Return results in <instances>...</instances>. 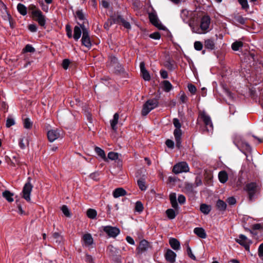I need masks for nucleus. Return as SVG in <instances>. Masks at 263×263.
<instances>
[{
    "label": "nucleus",
    "mask_w": 263,
    "mask_h": 263,
    "mask_svg": "<svg viewBox=\"0 0 263 263\" xmlns=\"http://www.w3.org/2000/svg\"><path fill=\"white\" fill-rule=\"evenodd\" d=\"M187 254L188 256L193 260H195L196 259V258L195 256L192 253L191 248L190 247L189 245L187 246Z\"/></svg>",
    "instance_id": "nucleus-45"
},
{
    "label": "nucleus",
    "mask_w": 263,
    "mask_h": 263,
    "mask_svg": "<svg viewBox=\"0 0 263 263\" xmlns=\"http://www.w3.org/2000/svg\"><path fill=\"white\" fill-rule=\"evenodd\" d=\"M190 171L189 165L186 162H180L176 164L173 169L175 174H180L182 173H187Z\"/></svg>",
    "instance_id": "nucleus-6"
},
{
    "label": "nucleus",
    "mask_w": 263,
    "mask_h": 263,
    "mask_svg": "<svg viewBox=\"0 0 263 263\" xmlns=\"http://www.w3.org/2000/svg\"><path fill=\"white\" fill-rule=\"evenodd\" d=\"M15 123V121L13 118L8 117L6 120V126L7 128H9L11 126L14 125Z\"/></svg>",
    "instance_id": "nucleus-42"
},
{
    "label": "nucleus",
    "mask_w": 263,
    "mask_h": 263,
    "mask_svg": "<svg viewBox=\"0 0 263 263\" xmlns=\"http://www.w3.org/2000/svg\"><path fill=\"white\" fill-rule=\"evenodd\" d=\"M149 37L152 39L157 40V39H159L160 38V34L159 32H155L149 35Z\"/></svg>",
    "instance_id": "nucleus-56"
},
{
    "label": "nucleus",
    "mask_w": 263,
    "mask_h": 263,
    "mask_svg": "<svg viewBox=\"0 0 263 263\" xmlns=\"http://www.w3.org/2000/svg\"><path fill=\"white\" fill-rule=\"evenodd\" d=\"M211 20L209 16H204L202 17L200 23V28L195 30L193 28V31L196 33L202 34L205 33L209 31V28Z\"/></svg>",
    "instance_id": "nucleus-1"
},
{
    "label": "nucleus",
    "mask_w": 263,
    "mask_h": 263,
    "mask_svg": "<svg viewBox=\"0 0 263 263\" xmlns=\"http://www.w3.org/2000/svg\"><path fill=\"white\" fill-rule=\"evenodd\" d=\"M216 207L220 211H224L227 208V204L223 200L219 199L216 202Z\"/></svg>",
    "instance_id": "nucleus-32"
},
{
    "label": "nucleus",
    "mask_w": 263,
    "mask_h": 263,
    "mask_svg": "<svg viewBox=\"0 0 263 263\" xmlns=\"http://www.w3.org/2000/svg\"><path fill=\"white\" fill-rule=\"evenodd\" d=\"M256 184L255 183H250L246 184L244 190L248 192L250 200H252L256 192Z\"/></svg>",
    "instance_id": "nucleus-7"
},
{
    "label": "nucleus",
    "mask_w": 263,
    "mask_h": 263,
    "mask_svg": "<svg viewBox=\"0 0 263 263\" xmlns=\"http://www.w3.org/2000/svg\"><path fill=\"white\" fill-rule=\"evenodd\" d=\"M140 71L141 73V76L145 81H149L151 79V76L149 72L146 69L145 67V64L143 62H142L140 64Z\"/></svg>",
    "instance_id": "nucleus-16"
},
{
    "label": "nucleus",
    "mask_w": 263,
    "mask_h": 263,
    "mask_svg": "<svg viewBox=\"0 0 263 263\" xmlns=\"http://www.w3.org/2000/svg\"><path fill=\"white\" fill-rule=\"evenodd\" d=\"M179 207L177 209H168L165 211V214L169 219L172 220L175 218L176 216L179 214Z\"/></svg>",
    "instance_id": "nucleus-15"
},
{
    "label": "nucleus",
    "mask_w": 263,
    "mask_h": 263,
    "mask_svg": "<svg viewBox=\"0 0 263 263\" xmlns=\"http://www.w3.org/2000/svg\"><path fill=\"white\" fill-rule=\"evenodd\" d=\"M74 34H73V38L75 40L78 41L81 37L82 29L81 27V25L80 26H76L74 28Z\"/></svg>",
    "instance_id": "nucleus-28"
},
{
    "label": "nucleus",
    "mask_w": 263,
    "mask_h": 263,
    "mask_svg": "<svg viewBox=\"0 0 263 263\" xmlns=\"http://www.w3.org/2000/svg\"><path fill=\"white\" fill-rule=\"evenodd\" d=\"M182 130L181 129H175L174 132V135L176 140V146L180 148L181 146V137L182 136Z\"/></svg>",
    "instance_id": "nucleus-17"
},
{
    "label": "nucleus",
    "mask_w": 263,
    "mask_h": 263,
    "mask_svg": "<svg viewBox=\"0 0 263 263\" xmlns=\"http://www.w3.org/2000/svg\"><path fill=\"white\" fill-rule=\"evenodd\" d=\"M29 29L31 32H36L37 30V28L35 25L34 24H30L29 26Z\"/></svg>",
    "instance_id": "nucleus-63"
},
{
    "label": "nucleus",
    "mask_w": 263,
    "mask_h": 263,
    "mask_svg": "<svg viewBox=\"0 0 263 263\" xmlns=\"http://www.w3.org/2000/svg\"><path fill=\"white\" fill-rule=\"evenodd\" d=\"M149 248H150V245L149 243L145 240H142L140 241L138 247V252L142 253L148 250Z\"/></svg>",
    "instance_id": "nucleus-19"
},
{
    "label": "nucleus",
    "mask_w": 263,
    "mask_h": 263,
    "mask_svg": "<svg viewBox=\"0 0 263 263\" xmlns=\"http://www.w3.org/2000/svg\"><path fill=\"white\" fill-rule=\"evenodd\" d=\"M143 210V206L140 201L136 203L135 210L138 212H141Z\"/></svg>",
    "instance_id": "nucleus-43"
},
{
    "label": "nucleus",
    "mask_w": 263,
    "mask_h": 263,
    "mask_svg": "<svg viewBox=\"0 0 263 263\" xmlns=\"http://www.w3.org/2000/svg\"><path fill=\"white\" fill-rule=\"evenodd\" d=\"M76 14L77 17L81 20H82L84 18V15L83 14L82 12L81 11H78L76 12Z\"/></svg>",
    "instance_id": "nucleus-62"
},
{
    "label": "nucleus",
    "mask_w": 263,
    "mask_h": 263,
    "mask_svg": "<svg viewBox=\"0 0 263 263\" xmlns=\"http://www.w3.org/2000/svg\"><path fill=\"white\" fill-rule=\"evenodd\" d=\"M192 12L186 9L182 10L180 16L184 22H187L192 18Z\"/></svg>",
    "instance_id": "nucleus-21"
},
{
    "label": "nucleus",
    "mask_w": 263,
    "mask_h": 263,
    "mask_svg": "<svg viewBox=\"0 0 263 263\" xmlns=\"http://www.w3.org/2000/svg\"><path fill=\"white\" fill-rule=\"evenodd\" d=\"M243 46V43L241 41H236L232 44V49L234 51H238Z\"/></svg>",
    "instance_id": "nucleus-36"
},
{
    "label": "nucleus",
    "mask_w": 263,
    "mask_h": 263,
    "mask_svg": "<svg viewBox=\"0 0 263 263\" xmlns=\"http://www.w3.org/2000/svg\"><path fill=\"white\" fill-rule=\"evenodd\" d=\"M165 38H167L168 40L174 43L173 37V35H172L171 33L170 32L169 30H168L165 28Z\"/></svg>",
    "instance_id": "nucleus-50"
},
{
    "label": "nucleus",
    "mask_w": 263,
    "mask_h": 263,
    "mask_svg": "<svg viewBox=\"0 0 263 263\" xmlns=\"http://www.w3.org/2000/svg\"><path fill=\"white\" fill-rule=\"evenodd\" d=\"M203 47V45L201 42L199 41H196L194 43V48L196 50L200 51Z\"/></svg>",
    "instance_id": "nucleus-47"
},
{
    "label": "nucleus",
    "mask_w": 263,
    "mask_h": 263,
    "mask_svg": "<svg viewBox=\"0 0 263 263\" xmlns=\"http://www.w3.org/2000/svg\"><path fill=\"white\" fill-rule=\"evenodd\" d=\"M238 1L241 5L242 9H247L249 8L247 0H238Z\"/></svg>",
    "instance_id": "nucleus-46"
},
{
    "label": "nucleus",
    "mask_w": 263,
    "mask_h": 263,
    "mask_svg": "<svg viewBox=\"0 0 263 263\" xmlns=\"http://www.w3.org/2000/svg\"><path fill=\"white\" fill-rule=\"evenodd\" d=\"M82 239L85 247H89L93 244V240L90 234L87 233L84 234L83 236Z\"/></svg>",
    "instance_id": "nucleus-18"
},
{
    "label": "nucleus",
    "mask_w": 263,
    "mask_h": 263,
    "mask_svg": "<svg viewBox=\"0 0 263 263\" xmlns=\"http://www.w3.org/2000/svg\"><path fill=\"white\" fill-rule=\"evenodd\" d=\"M173 122L174 126L176 127V129H181V124L178 119L174 118Z\"/></svg>",
    "instance_id": "nucleus-49"
},
{
    "label": "nucleus",
    "mask_w": 263,
    "mask_h": 263,
    "mask_svg": "<svg viewBox=\"0 0 263 263\" xmlns=\"http://www.w3.org/2000/svg\"><path fill=\"white\" fill-rule=\"evenodd\" d=\"M218 179L222 183H226L228 179V175L225 171H222L218 173Z\"/></svg>",
    "instance_id": "nucleus-27"
},
{
    "label": "nucleus",
    "mask_w": 263,
    "mask_h": 263,
    "mask_svg": "<svg viewBox=\"0 0 263 263\" xmlns=\"http://www.w3.org/2000/svg\"><path fill=\"white\" fill-rule=\"evenodd\" d=\"M53 238L55 240V242L60 245L63 241V237L60 233L55 232L53 234Z\"/></svg>",
    "instance_id": "nucleus-37"
},
{
    "label": "nucleus",
    "mask_w": 263,
    "mask_h": 263,
    "mask_svg": "<svg viewBox=\"0 0 263 263\" xmlns=\"http://www.w3.org/2000/svg\"><path fill=\"white\" fill-rule=\"evenodd\" d=\"M81 27L82 29V43L84 46L89 48L91 46V43L89 31L83 24H81Z\"/></svg>",
    "instance_id": "nucleus-5"
},
{
    "label": "nucleus",
    "mask_w": 263,
    "mask_h": 263,
    "mask_svg": "<svg viewBox=\"0 0 263 263\" xmlns=\"http://www.w3.org/2000/svg\"><path fill=\"white\" fill-rule=\"evenodd\" d=\"M23 123L24 127L26 129H30L32 126V122L28 118L23 120Z\"/></svg>",
    "instance_id": "nucleus-39"
},
{
    "label": "nucleus",
    "mask_w": 263,
    "mask_h": 263,
    "mask_svg": "<svg viewBox=\"0 0 263 263\" xmlns=\"http://www.w3.org/2000/svg\"><path fill=\"white\" fill-rule=\"evenodd\" d=\"M198 117L203 122L207 132H212L213 130V125L211 117L204 110L199 111Z\"/></svg>",
    "instance_id": "nucleus-2"
},
{
    "label": "nucleus",
    "mask_w": 263,
    "mask_h": 263,
    "mask_svg": "<svg viewBox=\"0 0 263 263\" xmlns=\"http://www.w3.org/2000/svg\"><path fill=\"white\" fill-rule=\"evenodd\" d=\"M18 11L23 15L27 14V8L22 4H18L17 6Z\"/></svg>",
    "instance_id": "nucleus-34"
},
{
    "label": "nucleus",
    "mask_w": 263,
    "mask_h": 263,
    "mask_svg": "<svg viewBox=\"0 0 263 263\" xmlns=\"http://www.w3.org/2000/svg\"><path fill=\"white\" fill-rule=\"evenodd\" d=\"M2 195L8 202H11L13 201V198H12L13 194L11 193L10 191H5L3 193Z\"/></svg>",
    "instance_id": "nucleus-31"
},
{
    "label": "nucleus",
    "mask_w": 263,
    "mask_h": 263,
    "mask_svg": "<svg viewBox=\"0 0 263 263\" xmlns=\"http://www.w3.org/2000/svg\"><path fill=\"white\" fill-rule=\"evenodd\" d=\"M173 88L172 85L168 81H165V92H168Z\"/></svg>",
    "instance_id": "nucleus-53"
},
{
    "label": "nucleus",
    "mask_w": 263,
    "mask_h": 263,
    "mask_svg": "<svg viewBox=\"0 0 263 263\" xmlns=\"http://www.w3.org/2000/svg\"><path fill=\"white\" fill-rule=\"evenodd\" d=\"M70 64V61L68 59H65L62 63V66L65 69H67Z\"/></svg>",
    "instance_id": "nucleus-58"
},
{
    "label": "nucleus",
    "mask_w": 263,
    "mask_h": 263,
    "mask_svg": "<svg viewBox=\"0 0 263 263\" xmlns=\"http://www.w3.org/2000/svg\"><path fill=\"white\" fill-rule=\"evenodd\" d=\"M32 14L35 20L39 23V24L44 26L45 25V16L43 15L42 12L39 10H34L32 11Z\"/></svg>",
    "instance_id": "nucleus-9"
},
{
    "label": "nucleus",
    "mask_w": 263,
    "mask_h": 263,
    "mask_svg": "<svg viewBox=\"0 0 263 263\" xmlns=\"http://www.w3.org/2000/svg\"><path fill=\"white\" fill-rule=\"evenodd\" d=\"M227 202L230 205H234L236 203V199L233 197H231L228 198Z\"/></svg>",
    "instance_id": "nucleus-60"
},
{
    "label": "nucleus",
    "mask_w": 263,
    "mask_h": 263,
    "mask_svg": "<svg viewBox=\"0 0 263 263\" xmlns=\"http://www.w3.org/2000/svg\"><path fill=\"white\" fill-rule=\"evenodd\" d=\"M178 202L180 204H183L185 203L186 201V198L185 196L183 195H179L177 198Z\"/></svg>",
    "instance_id": "nucleus-48"
},
{
    "label": "nucleus",
    "mask_w": 263,
    "mask_h": 263,
    "mask_svg": "<svg viewBox=\"0 0 263 263\" xmlns=\"http://www.w3.org/2000/svg\"><path fill=\"white\" fill-rule=\"evenodd\" d=\"M31 178L28 177L27 182L25 184L22 191V197L28 202L31 201V193L33 189V185L31 183Z\"/></svg>",
    "instance_id": "nucleus-3"
},
{
    "label": "nucleus",
    "mask_w": 263,
    "mask_h": 263,
    "mask_svg": "<svg viewBox=\"0 0 263 263\" xmlns=\"http://www.w3.org/2000/svg\"><path fill=\"white\" fill-rule=\"evenodd\" d=\"M111 66L114 68L117 69L116 70L118 72L123 71L122 66L118 62V60L115 57H111Z\"/></svg>",
    "instance_id": "nucleus-22"
},
{
    "label": "nucleus",
    "mask_w": 263,
    "mask_h": 263,
    "mask_svg": "<svg viewBox=\"0 0 263 263\" xmlns=\"http://www.w3.org/2000/svg\"><path fill=\"white\" fill-rule=\"evenodd\" d=\"M121 23H122V25L124 26V27H125L126 28H127V29L130 28V25L129 22H128L123 19L121 20Z\"/></svg>",
    "instance_id": "nucleus-61"
},
{
    "label": "nucleus",
    "mask_w": 263,
    "mask_h": 263,
    "mask_svg": "<svg viewBox=\"0 0 263 263\" xmlns=\"http://www.w3.org/2000/svg\"><path fill=\"white\" fill-rule=\"evenodd\" d=\"M24 50L26 52H33L35 51L34 48L30 45H26V46L25 47V48L24 49Z\"/></svg>",
    "instance_id": "nucleus-55"
},
{
    "label": "nucleus",
    "mask_w": 263,
    "mask_h": 263,
    "mask_svg": "<svg viewBox=\"0 0 263 263\" xmlns=\"http://www.w3.org/2000/svg\"><path fill=\"white\" fill-rule=\"evenodd\" d=\"M138 185L142 191H145L147 189V186L145 184V180L143 179H140L138 180Z\"/></svg>",
    "instance_id": "nucleus-38"
},
{
    "label": "nucleus",
    "mask_w": 263,
    "mask_h": 263,
    "mask_svg": "<svg viewBox=\"0 0 263 263\" xmlns=\"http://www.w3.org/2000/svg\"><path fill=\"white\" fill-rule=\"evenodd\" d=\"M187 87L189 90L190 91L191 93H192V94L195 93L196 91V88L194 85L190 84L188 85Z\"/></svg>",
    "instance_id": "nucleus-52"
},
{
    "label": "nucleus",
    "mask_w": 263,
    "mask_h": 263,
    "mask_svg": "<svg viewBox=\"0 0 263 263\" xmlns=\"http://www.w3.org/2000/svg\"><path fill=\"white\" fill-rule=\"evenodd\" d=\"M194 233L199 237L204 239L207 235L205 230L202 228L197 227L194 229Z\"/></svg>",
    "instance_id": "nucleus-23"
},
{
    "label": "nucleus",
    "mask_w": 263,
    "mask_h": 263,
    "mask_svg": "<svg viewBox=\"0 0 263 263\" xmlns=\"http://www.w3.org/2000/svg\"><path fill=\"white\" fill-rule=\"evenodd\" d=\"M61 210L63 213V214L67 217H70V213L66 205H63L62 206Z\"/></svg>",
    "instance_id": "nucleus-44"
},
{
    "label": "nucleus",
    "mask_w": 263,
    "mask_h": 263,
    "mask_svg": "<svg viewBox=\"0 0 263 263\" xmlns=\"http://www.w3.org/2000/svg\"><path fill=\"white\" fill-rule=\"evenodd\" d=\"M149 19L150 22L156 27L159 28V29H163V27L162 25H161L159 23V20L158 19L157 16L155 13H149Z\"/></svg>",
    "instance_id": "nucleus-14"
},
{
    "label": "nucleus",
    "mask_w": 263,
    "mask_h": 263,
    "mask_svg": "<svg viewBox=\"0 0 263 263\" xmlns=\"http://www.w3.org/2000/svg\"><path fill=\"white\" fill-rule=\"evenodd\" d=\"M165 144L168 148H173L174 146V142L171 140H167L165 141Z\"/></svg>",
    "instance_id": "nucleus-57"
},
{
    "label": "nucleus",
    "mask_w": 263,
    "mask_h": 263,
    "mask_svg": "<svg viewBox=\"0 0 263 263\" xmlns=\"http://www.w3.org/2000/svg\"><path fill=\"white\" fill-rule=\"evenodd\" d=\"M165 67H167L168 68L172 69L174 67V62H171L170 61L165 62Z\"/></svg>",
    "instance_id": "nucleus-64"
},
{
    "label": "nucleus",
    "mask_w": 263,
    "mask_h": 263,
    "mask_svg": "<svg viewBox=\"0 0 263 263\" xmlns=\"http://www.w3.org/2000/svg\"><path fill=\"white\" fill-rule=\"evenodd\" d=\"M235 20L240 24H244L246 19L243 17L241 15H236L234 16Z\"/></svg>",
    "instance_id": "nucleus-41"
},
{
    "label": "nucleus",
    "mask_w": 263,
    "mask_h": 263,
    "mask_svg": "<svg viewBox=\"0 0 263 263\" xmlns=\"http://www.w3.org/2000/svg\"><path fill=\"white\" fill-rule=\"evenodd\" d=\"M66 30L67 32V35L69 37H72V31L70 28V26L69 25H67L66 26Z\"/></svg>",
    "instance_id": "nucleus-59"
},
{
    "label": "nucleus",
    "mask_w": 263,
    "mask_h": 263,
    "mask_svg": "<svg viewBox=\"0 0 263 263\" xmlns=\"http://www.w3.org/2000/svg\"><path fill=\"white\" fill-rule=\"evenodd\" d=\"M169 199L173 208L177 209L179 207L177 202V196L175 193H171L169 195Z\"/></svg>",
    "instance_id": "nucleus-24"
},
{
    "label": "nucleus",
    "mask_w": 263,
    "mask_h": 263,
    "mask_svg": "<svg viewBox=\"0 0 263 263\" xmlns=\"http://www.w3.org/2000/svg\"><path fill=\"white\" fill-rule=\"evenodd\" d=\"M176 254L172 250L168 249L165 252V260L170 263H174L176 261Z\"/></svg>",
    "instance_id": "nucleus-13"
},
{
    "label": "nucleus",
    "mask_w": 263,
    "mask_h": 263,
    "mask_svg": "<svg viewBox=\"0 0 263 263\" xmlns=\"http://www.w3.org/2000/svg\"><path fill=\"white\" fill-rule=\"evenodd\" d=\"M47 136L49 141L53 142L61 137V134L57 129H51L47 133Z\"/></svg>",
    "instance_id": "nucleus-12"
},
{
    "label": "nucleus",
    "mask_w": 263,
    "mask_h": 263,
    "mask_svg": "<svg viewBox=\"0 0 263 263\" xmlns=\"http://www.w3.org/2000/svg\"><path fill=\"white\" fill-rule=\"evenodd\" d=\"M233 142L234 144L239 149L241 147H246V149H247L250 148L249 145L247 142L243 141L239 136H237L234 138Z\"/></svg>",
    "instance_id": "nucleus-11"
},
{
    "label": "nucleus",
    "mask_w": 263,
    "mask_h": 263,
    "mask_svg": "<svg viewBox=\"0 0 263 263\" xmlns=\"http://www.w3.org/2000/svg\"><path fill=\"white\" fill-rule=\"evenodd\" d=\"M158 102L157 100H148L143 105L141 115L146 116L152 110L157 107Z\"/></svg>",
    "instance_id": "nucleus-4"
},
{
    "label": "nucleus",
    "mask_w": 263,
    "mask_h": 263,
    "mask_svg": "<svg viewBox=\"0 0 263 263\" xmlns=\"http://www.w3.org/2000/svg\"><path fill=\"white\" fill-rule=\"evenodd\" d=\"M211 206L205 203H202L200 205V210L204 215H208L211 211Z\"/></svg>",
    "instance_id": "nucleus-29"
},
{
    "label": "nucleus",
    "mask_w": 263,
    "mask_h": 263,
    "mask_svg": "<svg viewBox=\"0 0 263 263\" xmlns=\"http://www.w3.org/2000/svg\"><path fill=\"white\" fill-rule=\"evenodd\" d=\"M180 100L182 103H185L187 101V97L184 92L180 93Z\"/></svg>",
    "instance_id": "nucleus-51"
},
{
    "label": "nucleus",
    "mask_w": 263,
    "mask_h": 263,
    "mask_svg": "<svg viewBox=\"0 0 263 263\" xmlns=\"http://www.w3.org/2000/svg\"><path fill=\"white\" fill-rule=\"evenodd\" d=\"M95 152L100 156L105 161H107V158L106 157L104 151L98 147H96Z\"/></svg>",
    "instance_id": "nucleus-33"
},
{
    "label": "nucleus",
    "mask_w": 263,
    "mask_h": 263,
    "mask_svg": "<svg viewBox=\"0 0 263 263\" xmlns=\"http://www.w3.org/2000/svg\"><path fill=\"white\" fill-rule=\"evenodd\" d=\"M87 216L90 219H95L97 216V211L92 209H89L86 212Z\"/></svg>",
    "instance_id": "nucleus-35"
},
{
    "label": "nucleus",
    "mask_w": 263,
    "mask_h": 263,
    "mask_svg": "<svg viewBox=\"0 0 263 263\" xmlns=\"http://www.w3.org/2000/svg\"><path fill=\"white\" fill-rule=\"evenodd\" d=\"M168 242L171 248L175 251H178L180 249V243L177 239L170 238Z\"/></svg>",
    "instance_id": "nucleus-20"
},
{
    "label": "nucleus",
    "mask_w": 263,
    "mask_h": 263,
    "mask_svg": "<svg viewBox=\"0 0 263 263\" xmlns=\"http://www.w3.org/2000/svg\"><path fill=\"white\" fill-rule=\"evenodd\" d=\"M103 230L109 236L112 237H116L120 233V230L116 227L106 226L103 228Z\"/></svg>",
    "instance_id": "nucleus-10"
},
{
    "label": "nucleus",
    "mask_w": 263,
    "mask_h": 263,
    "mask_svg": "<svg viewBox=\"0 0 263 263\" xmlns=\"http://www.w3.org/2000/svg\"><path fill=\"white\" fill-rule=\"evenodd\" d=\"M119 119V115L118 113L115 114L114 118L112 120L110 121V125L112 129L115 131L117 130L116 125L118 123Z\"/></svg>",
    "instance_id": "nucleus-30"
},
{
    "label": "nucleus",
    "mask_w": 263,
    "mask_h": 263,
    "mask_svg": "<svg viewBox=\"0 0 263 263\" xmlns=\"http://www.w3.org/2000/svg\"><path fill=\"white\" fill-rule=\"evenodd\" d=\"M237 242L243 246L246 250H249L250 245L252 241L249 239L245 235L240 234L238 238L236 239Z\"/></svg>",
    "instance_id": "nucleus-8"
},
{
    "label": "nucleus",
    "mask_w": 263,
    "mask_h": 263,
    "mask_svg": "<svg viewBox=\"0 0 263 263\" xmlns=\"http://www.w3.org/2000/svg\"><path fill=\"white\" fill-rule=\"evenodd\" d=\"M107 159H109L111 160H115L118 159L119 154L117 153L111 152L108 154Z\"/></svg>",
    "instance_id": "nucleus-40"
},
{
    "label": "nucleus",
    "mask_w": 263,
    "mask_h": 263,
    "mask_svg": "<svg viewBox=\"0 0 263 263\" xmlns=\"http://www.w3.org/2000/svg\"><path fill=\"white\" fill-rule=\"evenodd\" d=\"M258 255L259 257H263V243H261L258 249Z\"/></svg>",
    "instance_id": "nucleus-54"
},
{
    "label": "nucleus",
    "mask_w": 263,
    "mask_h": 263,
    "mask_svg": "<svg viewBox=\"0 0 263 263\" xmlns=\"http://www.w3.org/2000/svg\"><path fill=\"white\" fill-rule=\"evenodd\" d=\"M126 194V191L122 188V187H119L115 190V191L113 192V196L114 198H118L120 196H124Z\"/></svg>",
    "instance_id": "nucleus-26"
},
{
    "label": "nucleus",
    "mask_w": 263,
    "mask_h": 263,
    "mask_svg": "<svg viewBox=\"0 0 263 263\" xmlns=\"http://www.w3.org/2000/svg\"><path fill=\"white\" fill-rule=\"evenodd\" d=\"M204 47L209 50H213L215 47V41L212 39H208L204 41Z\"/></svg>",
    "instance_id": "nucleus-25"
}]
</instances>
